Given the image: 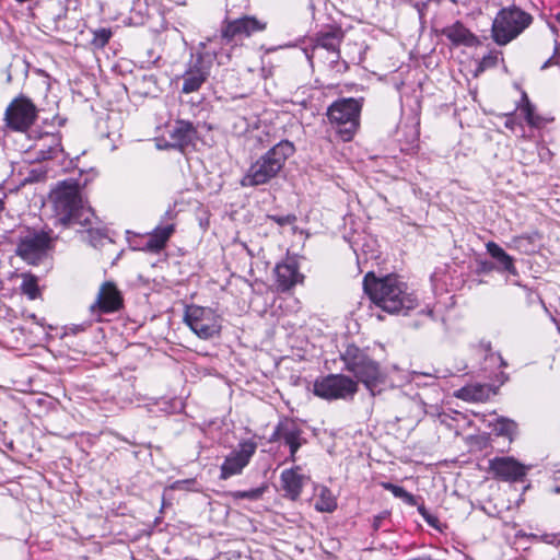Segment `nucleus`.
Listing matches in <instances>:
<instances>
[{
    "instance_id": "obj_1",
    "label": "nucleus",
    "mask_w": 560,
    "mask_h": 560,
    "mask_svg": "<svg viewBox=\"0 0 560 560\" xmlns=\"http://www.w3.org/2000/svg\"><path fill=\"white\" fill-rule=\"evenodd\" d=\"M363 288L374 304L390 314H407L418 305L415 291L396 275L377 278L369 272L364 277Z\"/></svg>"
},
{
    "instance_id": "obj_2",
    "label": "nucleus",
    "mask_w": 560,
    "mask_h": 560,
    "mask_svg": "<svg viewBox=\"0 0 560 560\" xmlns=\"http://www.w3.org/2000/svg\"><path fill=\"white\" fill-rule=\"evenodd\" d=\"M51 200L55 215L62 225L90 226L96 221L92 208L84 203L80 183L75 179L58 183Z\"/></svg>"
},
{
    "instance_id": "obj_3",
    "label": "nucleus",
    "mask_w": 560,
    "mask_h": 560,
    "mask_svg": "<svg viewBox=\"0 0 560 560\" xmlns=\"http://www.w3.org/2000/svg\"><path fill=\"white\" fill-rule=\"evenodd\" d=\"M294 152L295 148L292 142L289 140L279 141L250 164L240 182L241 186L256 187L268 184L278 176L285 161L292 156Z\"/></svg>"
},
{
    "instance_id": "obj_4",
    "label": "nucleus",
    "mask_w": 560,
    "mask_h": 560,
    "mask_svg": "<svg viewBox=\"0 0 560 560\" xmlns=\"http://www.w3.org/2000/svg\"><path fill=\"white\" fill-rule=\"evenodd\" d=\"M345 369L351 373L357 383H362L365 388L375 395L376 388L385 383L386 374L378 362L370 358L363 350L354 345H349L341 353Z\"/></svg>"
},
{
    "instance_id": "obj_5",
    "label": "nucleus",
    "mask_w": 560,
    "mask_h": 560,
    "mask_svg": "<svg viewBox=\"0 0 560 560\" xmlns=\"http://www.w3.org/2000/svg\"><path fill=\"white\" fill-rule=\"evenodd\" d=\"M533 22V16L518 7L501 9L491 26V36L499 46H505L518 37Z\"/></svg>"
},
{
    "instance_id": "obj_6",
    "label": "nucleus",
    "mask_w": 560,
    "mask_h": 560,
    "mask_svg": "<svg viewBox=\"0 0 560 560\" xmlns=\"http://www.w3.org/2000/svg\"><path fill=\"white\" fill-rule=\"evenodd\" d=\"M363 98L343 97L327 108V117L343 141H350L360 126Z\"/></svg>"
},
{
    "instance_id": "obj_7",
    "label": "nucleus",
    "mask_w": 560,
    "mask_h": 560,
    "mask_svg": "<svg viewBox=\"0 0 560 560\" xmlns=\"http://www.w3.org/2000/svg\"><path fill=\"white\" fill-rule=\"evenodd\" d=\"M221 322V316L211 307L196 304L185 307L184 323L200 339L208 340L219 336L222 329Z\"/></svg>"
},
{
    "instance_id": "obj_8",
    "label": "nucleus",
    "mask_w": 560,
    "mask_h": 560,
    "mask_svg": "<svg viewBox=\"0 0 560 560\" xmlns=\"http://www.w3.org/2000/svg\"><path fill=\"white\" fill-rule=\"evenodd\" d=\"M358 389V383L343 374H329L316 378L313 385V393L327 400L352 398Z\"/></svg>"
},
{
    "instance_id": "obj_9",
    "label": "nucleus",
    "mask_w": 560,
    "mask_h": 560,
    "mask_svg": "<svg viewBox=\"0 0 560 560\" xmlns=\"http://www.w3.org/2000/svg\"><path fill=\"white\" fill-rule=\"evenodd\" d=\"M52 246V238L45 231L27 230L26 234L20 237L15 253L28 264H37L48 254Z\"/></svg>"
},
{
    "instance_id": "obj_10",
    "label": "nucleus",
    "mask_w": 560,
    "mask_h": 560,
    "mask_svg": "<svg viewBox=\"0 0 560 560\" xmlns=\"http://www.w3.org/2000/svg\"><path fill=\"white\" fill-rule=\"evenodd\" d=\"M257 450V444L252 440H245L238 443L237 448L232 451L220 467V479L226 480L232 476L242 474L243 469L249 464L250 458Z\"/></svg>"
},
{
    "instance_id": "obj_11",
    "label": "nucleus",
    "mask_w": 560,
    "mask_h": 560,
    "mask_svg": "<svg viewBox=\"0 0 560 560\" xmlns=\"http://www.w3.org/2000/svg\"><path fill=\"white\" fill-rule=\"evenodd\" d=\"M36 118V107L25 96L14 98L7 107L4 119L8 127L13 130L23 131L27 129Z\"/></svg>"
},
{
    "instance_id": "obj_12",
    "label": "nucleus",
    "mask_w": 560,
    "mask_h": 560,
    "mask_svg": "<svg viewBox=\"0 0 560 560\" xmlns=\"http://www.w3.org/2000/svg\"><path fill=\"white\" fill-rule=\"evenodd\" d=\"M530 466H526L512 456H498L489 460V471L495 479L505 482H522Z\"/></svg>"
},
{
    "instance_id": "obj_13",
    "label": "nucleus",
    "mask_w": 560,
    "mask_h": 560,
    "mask_svg": "<svg viewBox=\"0 0 560 560\" xmlns=\"http://www.w3.org/2000/svg\"><path fill=\"white\" fill-rule=\"evenodd\" d=\"M124 306L121 292L113 281H106L100 287L98 293L90 312L94 315L118 312Z\"/></svg>"
},
{
    "instance_id": "obj_14",
    "label": "nucleus",
    "mask_w": 560,
    "mask_h": 560,
    "mask_svg": "<svg viewBox=\"0 0 560 560\" xmlns=\"http://www.w3.org/2000/svg\"><path fill=\"white\" fill-rule=\"evenodd\" d=\"M211 59L206 60V55L197 54L192 63L183 74L182 92L189 94L197 92L210 74Z\"/></svg>"
},
{
    "instance_id": "obj_15",
    "label": "nucleus",
    "mask_w": 560,
    "mask_h": 560,
    "mask_svg": "<svg viewBox=\"0 0 560 560\" xmlns=\"http://www.w3.org/2000/svg\"><path fill=\"white\" fill-rule=\"evenodd\" d=\"M266 27V22L255 16L245 15L235 20L225 21L222 27V38L226 42H231L235 37H249L255 33L265 31Z\"/></svg>"
},
{
    "instance_id": "obj_16",
    "label": "nucleus",
    "mask_w": 560,
    "mask_h": 560,
    "mask_svg": "<svg viewBox=\"0 0 560 560\" xmlns=\"http://www.w3.org/2000/svg\"><path fill=\"white\" fill-rule=\"evenodd\" d=\"M61 152L62 147L60 135L50 132L40 135L28 150V154L37 162L55 159Z\"/></svg>"
},
{
    "instance_id": "obj_17",
    "label": "nucleus",
    "mask_w": 560,
    "mask_h": 560,
    "mask_svg": "<svg viewBox=\"0 0 560 560\" xmlns=\"http://www.w3.org/2000/svg\"><path fill=\"white\" fill-rule=\"evenodd\" d=\"M275 275L277 288L281 292L289 291L304 279V276L299 270L298 262L292 258L277 264Z\"/></svg>"
},
{
    "instance_id": "obj_18",
    "label": "nucleus",
    "mask_w": 560,
    "mask_h": 560,
    "mask_svg": "<svg viewBox=\"0 0 560 560\" xmlns=\"http://www.w3.org/2000/svg\"><path fill=\"white\" fill-rule=\"evenodd\" d=\"M300 470L301 467L295 466L294 468L284 469L280 476L281 486L285 492V497L292 501L300 498L302 489L308 479L305 475L301 474Z\"/></svg>"
},
{
    "instance_id": "obj_19",
    "label": "nucleus",
    "mask_w": 560,
    "mask_h": 560,
    "mask_svg": "<svg viewBox=\"0 0 560 560\" xmlns=\"http://www.w3.org/2000/svg\"><path fill=\"white\" fill-rule=\"evenodd\" d=\"M171 147L184 151L194 144L197 139V130L189 121L178 120L170 132Z\"/></svg>"
},
{
    "instance_id": "obj_20",
    "label": "nucleus",
    "mask_w": 560,
    "mask_h": 560,
    "mask_svg": "<svg viewBox=\"0 0 560 560\" xmlns=\"http://www.w3.org/2000/svg\"><path fill=\"white\" fill-rule=\"evenodd\" d=\"M442 35H444L454 46H466L472 47L479 43L478 37L472 34L464 24L459 21L455 22L452 25L445 26L441 31Z\"/></svg>"
},
{
    "instance_id": "obj_21",
    "label": "nucleus",
    "mask_w": 560,
    "mask_h": 560,
    "mask_svg": "<svg viewBox=\"0 0 560 560\" xmlns=\"http://www.w3.org/2000/svg\"><path fill=\"white\" fill-rule=\"evenodd\" d=\"M488 254L497 261L499 271H505L510 275L516 276L517 270L514 265V259L510 256L500 245L494 242L486 244Z\"/></svg>"
},
{
    "instance_id": "obj_22",
    "label": "nucleus",
    "mask_w": 560,
    "mask_h": 560,
    "mask_svg": "<svg viewBox=\"0 0 560 560\" xmlns=\"http://www.w3.org/2000/svg\"><path fill=\"white\" fill-rule=\"evenodd\" d=\"M175 231L174 224L156 226L150 234L144 248L148 252L158 253L163 249Z\"/></svg>"
},
{
    "instance_id": "obj_23",
    "label": "nucleus",
    "mask_w": 560,
    "mask_h": 560,
    "mask_svg": "<svg viewBox=\"0 0 560 560\" xmlns=\"http://www.w3.org/2000/svg\"><path fill=\"white\" fill-rule=\"evenodd\" d=\"M341 39H342V34L338 30L319 33L316 38V48H324V49L330 51L335 57L331 60V62H335L340 57L339 46H340Z\"/></svg>"
},
{
    "instance_id": "obj_24",
    "label": "nucleus",
    "mask_w": 560,
    "mask_h": 560,
    "mask_svg": "<svg viewBox=\"0 0 560 560\" xmlns=\"http://www.w3.org/2000/svg\"><path fill=\"white\" fill-rule=\"evenodd\" d=\"M315 510L318 512L331 513L337 509V499L326 486L316 487Z\"/></svg>"
},
{
    "instance_id": "obj_25",
    "label": "nucleus",
    "mask_w": 560,
    "mask_h": 560,
    "mask_svg": "<svg viewBox=\"0 0 560 560\" xmlns=\"http://www.w3.org/2000/svg\"><path fill=\"white\" fill-rule=\"evenodd\" d=\"M279 430L282 432V440L285 444L302 440V429L292 419H283L279 422Z\"/></svg>"
},
{
    "instance_id": "obj_26",
    "label": "nucleus",
    "mask_w": 560,
    "mask_h": 560,
    "mask_svg": "<svg viewBox=\"0 0 560 560\" xmlns=\"http://www.w3.org/2000/svg\"><path fill=\"white\" fill-rule=\"evenodd\" d=\"M456 397L466 401H481L487 397V388L483 385H467L458 389Z\"/></svg>"
},
{
    "instance_id": "obj_27",
    "label": "nucleus",
    "mask_w": 560,
    "mask_h": 560,
    "mask_svg": "<svg viewBox=\"0 0 560 560\" xmlns=\"http://www.w3.org/2000/svg\"><path fill=\"white\" fill-rule=\"evenodd\" d=\"M521 112L524 115L526 122L532 127H540L542 124V118L535 113V106L530 103L527 95L523 94V104L521 106Z\"/></svg>"
},
{
    "instance_id": "obj_28",
    "label": "nucleus",
    "mask_w": 560,
    "mask_h": 560,
    "mask_svg": "<svg viewBox=\"0 0 560 560\" xmlns=\"http://www.w3.org/2000/svg\"><path fill=\"white\" fill-rule=\"evenodd\" d=\"M21 291L23 294L28 296V299L35 300L39 295V289L36 277L30 273L23 275Z\"/></svg>"
},
{
    "instance_id": "obj_29",
    "label": "nucleus",
    "mask_w": 560,
    "mask_h": 560,
    "mask_svg": "<svg viewBox=\"0 0 560 560\" xmlns=\"http://www.w3.org/2000/svg\"><path fill=\"white\" fill-rule=\"evenodd\" d=\"M384 489L390 491L396 498L404 500L409 505H416V498L405 488L390 482L383 483Z\"/></svg>"
},
{
    "instance_id": "obj_30",
    "label": "nucleus",
    "mask_w": 560,
    "mask_h": 560,
    "mask_svg": "<svg viewBox=\"0 0 560 560\" xmlns=\"http://www.w3.org/2000/svg\"><path fill=\"white\" fill-rule=\"evenodd\" d=\"M533 235H520L512 238L510 246L524 253L532 252L534 249Z\"/></svg>"
},
{
    "instance_id": "obj_31",
    "label": "nucleus",
    "mask_w": 560,
    "mask_h": 560,
    "mask_svg": "<svg viewBox=\"0 0 560 560\" xmlns=\"http://www.w3.org/2000/svg\"><path fill=\"white\" fill-rule=\"evenodd\" d=\"M265 490H266L265 487L254 488V489L244 490V491L237 490V491H233L231 493V497L235 500L247 499L250 501H256L262 497Z\"/></svg>"
},
{
    "instance_id": "obj_32",
    "label": "nucleus",
    "mask_w": 560,
    "mask_h": 560,
    "mask_svg": "<svg viewBox=\"0 0 560 560\" xmlns=\"http://www.w3.org/2000/svg\"><path fill=\"white\" fill-rule=\"evenodd\" d=\"M112 31L109 28H98L93 32L92 45L96 48H103L110 39Z\"/></svg>"
},
{
    "instance_id": "obj_33",
    "label": "nucleus",
    "mask_w": 560,
    "mask_h": 560,
    "mask_svg": "<svg viewBox=\"0 0 560 560\" xmlns=\"http://www.w3.org/2000/svg\"><path fill=\"white\" fill-rule=\"evenodd\" d=\"M268 219L277 223L279 226L293 225L296 222V215L292 213L285 215L270 214L268 215Z\"/></svg>"
},
{
    "instance_id": "obj_34",
    "label": "nucleus",
    "mask_w": 560,
    "mask_h": 560,
    "mask_svg": "<svg viewBox=\"0 0 560 560\" xmlns=\"http://www.w3.org/2000/svg\"><path fill=\"white\" fill-rule=\"evenodd\" d=\"M500 55H501V52H499V51H490L488 55L482 57V59L480 61V67L482 69H486V68H491V67L497 66Z\"/></svg>"
},
{
    "instance_id": "obj_35",
    "label": "nucleus",
    "mask_w": 560,
    "mask_h": 560,
    "mask_svg": "<svg viewBox=\"0 0 560 560\" xmlns=\"http://www.w3.org/2000/svg\"><path fill=\"white\" fill-rule=\"evenodd\" d=\"M93 225H90V226H84L86 229V231L89 232V236H90V243L96 247L98 245H101L103 243V240L105 238V235L103 233L100 232V230L97 229H93Z\"/></svg>"
},
{
    "instance_id": "obj_36",
    "label": "nucleus",
    "mask_w": 560,
    "mask_h": 560,
    "mask_svg": "<svg viewBox=\"0 0 560 560\" xmlns=\"http://www.w3.org/2000/svg\"><path fill=\"white\" fill-rule=\"evenodd\" d=\"M499 425L500 434L512 435L516 431V424L511 420H502Z\"/></svg>"
},
{
    "instance_id": "obj_37",
    "label": "nucleus",
    "mask_w": 560,
    "mask_h": 560,
    "mask_svg": "<svg viewBox=\"0 0 560 560\" xmlns=\"http://www.w3.org/2000/svg\"><path fill=\"white\" fill-rule=\"evenodd\" d=\"M305 442V440H300L295 442L288 443L287 445L290 448V460L295 462V454L299 451V448L302 446V444Z\"/></svg>"
},
{
    "instance_id": "obj_38",
    "label": "nucleus",
    "mask_w": 560,
    "mask_h": 560,
    "mask_svg": "<svg viewBox=\"0 0 560 560\" xmlns=\"http://www.w3.org/2000/svg\"><path fill=\"white\" fill-rule=\"evenodd\" d=\"M388 514L386 512H383L373 518L372 527L374 530H378L382 526V523L384 520H386Z\"/></svg>"
},
{
    "instance_id": "obj_39",
    "label": "nucleus",
    "mask_w": 560,
    "mask_h": 560,
    "mask_svg": "<svg viewBox=\"0 0 560 560\" xmlns=\"http://www.w3.org/2000/svg\"><path fill=\"white\" fill-rule=\"evenodd\" d=\"M424 521L432 527L438 528L439 527V518L428 512L424 516H422Z\"/></svg>"
},
{
    "instance_id": "obj_40",
    "label": "nucleus",
    "mask_w": 560,
    "mask_h": 560,
    "mask_svg": "<svg viewBox=\"0 0 560 560\" xmlns=\"http://www.w3.org/2000/svg\"><path fill=\"white\" fill-rule=\"evenodd\" d=\"M504 126L510 130H515V127L517 126V121L513 114L506 115Z\"/></svg>"
},
{
    "instance_id": "obj_41",
    "label": "nucleus",
    "mask_w": 560,
    "mask_h": 560,
    "mask_svg": "<svg viewBox=\"0 0 560 560\" xmlns=\"http://www.w3.org/2000/svg\"><path fill=\"white\" fill-rule=\"evenodd\" d=\"M281 439H282V432H280L279 423H278L277 427L275 428L273 433L271 434V436L269 439V442H277V441L281 440Z\"/></svg>"
},
{
    "instance_id": "obj_42",
    "label": "nucleus",
    "mask_w": 560,
    "mask_h": 560,
    "mask_svg": "<svg viewBox=\"0 0 560 560\" xmlns=\"http://www.w3.org/2000/svg\"><path fill=\"white\" fill-rule=\"evenodd\" d=\"M418 512L420 513L421 516H424L429 511L425 509L424 505H419Z\"/></svg>"
},
{
    "instance_id": "obj_43",
    "label": "nucleus",
    "mask_w": 560,
    "mask_h": 560,
    "mask_svg": "<svg viewBox=\"0 0 560 560\" xmlns=\"http://www.w3.org/2000/svg\"><path fill=\"white\" fill-rule=\"evenodd\" d=\"M421 374L424 375V376H431V377H434V378L441 377V375L439 374V371H435L434 374H431V373H421Z\"/></svg>"
},
{
    "instance_id": "obj_44",
    "label": "nucleus",
    "mask_w": 560,
    "mask_h": 560,
    "mask_svg": "<svg viewBox=\"0 0 560 560\" xmlns=\"http://www.w3.org/2000/svg\"><path fill=\"white\" fill-rule=\"evenodd\" d=\"M10 67L11 66H9L7 68V83H10L12 81V74H11V71H10Z\"/></svg>"
},
{
    "instance_id": "obj_45",
    "label": "nucleus",
    "mask_w": 560,
    "mask_h": 560,
    "mask_svg": "<svg viewBox=\"0 0 560 560\" xmlns=\"http://www.w3.org/2000/svg\"><path fill=\"white\" fill-rule=\"evenodd\" d=\"M550 65H551V58H550V59H548V60H547V61L541 66V69L544 70V69L548 68Z\"/></svg>"
},
{
    "instance_id": "obj_46",
    "label": "nucleus",
    "mask_w": 560,
    "mask_h": 560,
    "mask_svg": "<svg viewBox=\"0 0 560 560\" xmlns=\"http://www.w3.org/2000/svg\"><path fill=\"white\" fill-rule=\"evenodd\" d=\"M498 358L501 361V366H506V362L502 359V357L500 354H498Z\"/></svg>"
},
{
    "instance_id": "obj_47",
    "label": "nucleus",
    "mask_w": 560,
    "mask_h": 560,
    "mask_svg": "<svg viewBox=\"0 0 560 560\" xmlns=\"http://www.w3.org/2000/svg\"><path fill=\"white\" fill-rule=\"evenodd\" d=\"M4 210V202L0 199V213Z\"/></svg>"
},
{
    "instance_id": "obj_48",
    "label": "nucleus",
    "mask_w": 560,
    "mask_h": 560,
    "mask_svg": "<svg viewBox=\"0 0 560 560\" xmlns=\"http://www.w3.org/2000/svg\"><path fill=\"white\" fill-rule=\"evenodd\" d=\"M557 54H559V47H558V45H556V47H555L553 56H556Z\"/></svg>"
},
{
    "instance_id": "obj_49",
    "label": "nucleus",
    "mask_w": 560,
    "mask_h": 560,
    "mask_svg": "<svg viewBox=\"0 0 560 560\" xmlns=\"http://www.w3.org/2000/svg\"><path fill=\"white\" fill-rule=\"evenodd\" d=\"M556 20L560 24V12L556 15Z\"/></svg>"
},
{
    "instance_id": "obj_50",
    "label": "nucleus",
    "mask_w": 560,
    "mask_h": 560,
    "mask_svg": "<svg viewBox=\"0 0 560 560\" xmlns=\"http://www.w3.org/2000/svg\"><path fill=\"white\" fill-rule=\"evenodd\" d=\"M342 67H343L345 70L348 68L346 62L342 63Z\"/></svg>"
}]
</instances>
